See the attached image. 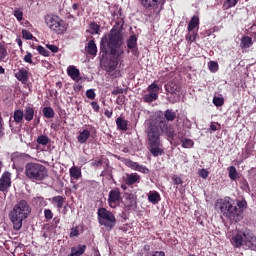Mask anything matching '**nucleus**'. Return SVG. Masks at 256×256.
Masks as SVG:
<instances>
[{
    "label": "nucleus",
    "instance_id": "nucleus-1",
    "mask_svg": "<svg viewBox=\"0 0 256 256\" xmlns=\"http://www.w3.org/2000/svg\"><path fill=\"white\" fill-rule=\"evenodd\" d=\"M147 139L149 152L153 157H159L164 155L165 150L161 142V120L160 117L155 118V120L148 123L147 129Z\"/></svg>",
    "mask_w": 256,
    "mask_h": 256
},
{
    "label": "nucleus",
    "instance_id": "nucleus-2",
    "mask_svg": "<svg viewBox=\"0 0 256 256\" xmlns=\"http://www.w3.org/2000/svg\"><path fill=\"white\" fill-rule=\"evenodd\" d=\"M31 212V205L28 204L25 199L19 200V202L13 207L12 212H10V220L13 223L15 231H20L23 221L29 217Z\"/></svg>",
    "mask_w": 256,
    "mask_h": 256
},
{
    "label": "nucleus",
    "instance_id": "nucleus-3",
    "mask_svg": "<svg viewBox=\"0 0 256 256\" xmlns=\"http://www.w3.org/2000/svg\"><path fill=\"white\" fill-rule=\"evenodd\" d=\"M24 174L32 182H42L47 179L49 172L48 168L42 163L28 162L25 165Z\"/></svg>",
    "mask_w": 256,
    "mask_h": 256
},
{
    "label": "nucleus",
    "instance_id": "nucleus-4",
    "mask_svg": "<svg viewBox=\"0 0 256 256\" xmlns=\"http://www.w3.org/2000/svg\"><path fill=\"white\" fill-rule=\"evenodd\" d=\"M220 210L224 217H226L230 222L242 221L244 217L243 210H238L237 205L232 199H224L220 203Z\"/></svg>",
    "mask_w": 256,
    "mask_h": 256
},
{
    "label": "nucleus",
    "instance_id": "nucleus-5",
    "mask_svg": "<svg viewBox=\"0 0 256 256\" xmlns=\"http://www.w3.org/2000/svg\"><path fill=\"white\" fill-rule=\"evenodd\" d=\"M232 244L234 247L241 248L245 246L246 249H256V236L250 230H241L232 237Z\"/></svg>",
    "mask_w": 256,
    "mask_h": 256
},
{
    "label": "nucleus",
    "instance_id": "nucleus-6",
    "mask_svg": "<svg viewBox=\"0 0 256 256\" xmlns=\"http://www.w3.org/2000/svg\"><path fill=\"white\" fill-rule=\"evenodd\" d=\"M166 0H140V4L144 7V14L148 18H157L164 9Z\"/></svg>",
    "mask_w": 256,
    "mask_h": 256
},
{
    "label": "nucleus",
    "instance_id": "nucleus-7",
    "mask_svg": "<svg viewBox=\"0 0 256 256\" xmlns=\"http://www.w3.org/2000/svg\"><path fill=\"white\" fill-rule=\"evenodd\" d=\"M97 219L100 226L106 227L108 231H111L117 224V219L111 210L100 207L97 210Z\"/></svg>",
    "mask_w": 256,
    "mask_h": 256
},
{
    "label": "nucleus",
    "instance_id": "nucleus-8",
    "mask_svg": "<svg viewBox=\"0 0 256 256\" xmlns=\"http://www.w3.org/2000/svg\"><path fill=\"white\" fill-rule=\"evenodd\" d=\"M45 23L49 29L57 34H64L68 29L67 22L53 14H47V16H45Z\"/></svg>",
    "mask_w": 256,
    "mask_h": 256
},
{
    "label": "nucleus",
    "instance_id": "nucleus-9",
    "mask_svg": "<svg viewBox=\"0 0 256 256\" xmlns=\"http://www.w3.org/2000/svg\"><path fill=\"white\" fill-rule=\"evenodd\" d=\"M108 48L110 49V55H118L123 49H120L123 44V36L120 32H117L115 26L109 33Z\"/></svg>",
    "mask_w": 256,
    "mask_h": 256
},
{
    "label": "nucleus",
    "instance_id": "nucleus-10",
    "mask_svg": "<svg viewBox=\"0 0 256 256\" xmlns=\"http://www.w3.org/2000/svg\"><path fill=\"white\" fill-rule=\"evenodd\" d=\"M199 17L198 16H193L190 19V22L188 24V34H186V41H189V43H194L198 37V29H199ZM195 28L197 30L195 31Z\"/></svg>",
    "mask_w": 256,
    "mask_h": 256
},
{
    "label": "nucleus",
    "instance_id": "nucleus-11",
    "mask_svg": "<svg viewBox=\"0 0 256 256\" xmlns=\"http://www.w3.org/2000/svg\"><path fill=\"white\" fill-rule=\"evenodd\" d=\"M123 200L121 190L118 187L112 188L108 194V204L112 209H116Z\"/></svg>",
    "mask_w": 256,
    "mask_h": 256
},
{
    "label": "nucleus",
    "instance_id": "nucleus-12",
    "mask_svg": "<svg viewBox=\"0 0 256 256\" xmlns=\"http://www.w3.org/2000/svg\"><path fill=\"white\" fill-rule=\"evenodd\" d=\"M160 130L168 138H175L176 130L165 118L160 117Z\"/></svg>",
    "mask_w": 256,
    "mask_h": 256
},
{
    "label": "nucleus",
    "instance_id": "nucleus-13",
    "mask_svg": "<svg viewBox=\"0 0 256 256\" xmlns=\"http://www.w3.org/2000/svg\"><path fill=\"white\" fill-rule=\"evenodd\" d=\"M124 163L127 167H129L132 170H136L137 172H140L141 174H150V170L145 165H141L138 162H133L130 158H125Z\"/></svg>",
    "mask_w": 256,
    "mask_h": 256
},
{
    "label": "nucleus",
    "instance_id": "nucleus-14",
    "mask_svg": "<svg viewBox=\"0 0 256 256\" xmlns=\"http://www.w3.org/2000/svg\"><path fill=\"white\" fill-rule=\"evenodd\" d=\"M12 185V174L10 172H4L0 178V191L5 192Z\"/></svg>",
    "mask_w": 256,
    "mask_h": 256
},
{
    "label": "nucleus",
    "instance_id": "nucleus-15",
    "mask_svg": "<svg viewBox=\"0 0 256 256\" xmlns=\"http://www.w3.org/2000/svg\"><path fill=\"white\" fill-rule=\"evenodd\" d=\"M124 55V51H120L118 54H111V57L108 61V70L109 71H115L120 58Z\"/></svg>",
    "mask_w": 256,
    "mask_h": 256
},
{
    "label": "nucleus",
    "instance_id": "nucleus-16",
    "mask_svg": "<svg viewBox=\"0 0 256 256\" xmlns=\"http://www.w3.org/2000/svg\"><path fill=\"white\" fill-rule=\"evenodd\" d=\"M108 48H109V39L107 36H103L100 41V58L107 59L108 58Z\"/></svg>",
    "mask_w": 256,
    "mask_h": 256
},
{
    "label": "nucleus",
    "instance_id": "nucleus-17",
    "mask_svg": "<svg viewBox=\"0 0 256 256\" xmlns=\"http://www.w3.org/2000/svg\"><path fill=\"white\" fill-rule=\"evenodd\" d=\"M126 185H135L140 184L141 175L139 173H126V178H124Z\"/></svg>",
    "mask_w": 256,
    "mask_h": 256
},
{
    "label": "nucleus",
    "instance_id": "nucleus-18",
    "mask_svg": "<svg viewBox=\"0 0 256 256\" xmlns=\"http://www.w3.org/2000/svg\"><path fill=\"white\" fill-rule=\"evenodd\" d=\"M181 89V84L175 83L174 81H170L169 83L165 84V90L168 91V93H171V95L180 93Z\"/></svg>",
    "mask_w": 256,
    "mask_h": 256
},
{
    "label": "nucleus",
    "instance_id": "nucleus-19",
    "mask_svg": "<svg viewBox=\"0 0 256 256\" xmlns=\"http://www.w3.org/2000/svg\"><path fill=\"white\" fill-rule=\"evenodd\" d=\"M35 117V109L33 105H26L24 108V119L26 122H32Z\"/></svg>",
    "mask_w": 256,
    "mask_h": 256
},
{
    "label": "nucleus",
    "instance_id": "nucleus-20",
    "mask_svg": "<svg viewBox=\"0 0 256 256\" xmlns=\"http://www.w3.org/2000/svg\"><path fill=\"white\" fill-rule=\"evenodd\" d=\"M15 77L18 81L23 83L24 85L29 81V71L28 69H19L17 73H15Z\"/></svg>",
    "mask_w": 256,
    "mask_h": 256
},
{
    "label": "nucleus",
    "instance_id": "nucleus-21",
    "mask_svg": "<svg viewBox=\"0 0 256 256\" xmlns=\"http://www.w3.org/2000/svg\"><path fill=\"white\" fill-rule=\"evenodd\" d=\"M67 75L70 76L72 80L77 81V83H79V76L81 75V73L80 69H78L76 66H68Z\"/></svg>",
    "mask_w": 256,
    "mask_h": 256
},
{
    "label": "nucleus",
    "instance_id": "nucleus-22",
    "mask_svg": "<svg viewBox=\"0 0 256 256\" xmlns=\"http://www.w3.org/2000/svg\"><path fill=\"white\" fill-rule=\"evenodd\" d=\"M116 127L122 132H127V130H129V121L125 120L123 116H118V118H116Z\"/></svg>",
    "mask_w": 256,
    "mask_h": 256
},
{
    "label": "nucleus",
    "instance_id": "nucleus-23",
    "mask_svg": "<svg viewBox=\"0 0 256 256\" xmlns=\"http://www.w3.org/2000/svg\"><path fill=\"white\" fill-rule=\"evenodd\" d=\"M127 48L131 50V53H133V55H136L138 45H137V37L134 34H132L127 39Z\"/></svg>",
    "mask_w": 256,
    "mask_h": 256
},
{
    "label": "nucleus",
    "instance_id": "nucleus-24",
    "mask_svg": "<svg viewBox=\"0 0 256 256\" xmlns=\"http://www.w3.org/2000/svg\"><path fill=\"white\" fill-rule=\"evenodd\" d=\"M87 33L92 35L101 33V24L96 21H91L88 23Z\"/></svg>",
    "mask_w": 256,
    "mask_h": 256
},
{
    "label": "nucleus",
    "instance_id": "nucleus-25",
    "mask_svg": "<svg viewBox=\"0 0 256 256\" xmlns=\"http://www.w3.org/2000/svg\"><path fill=\"white\" fill-rule=\"evenodd\" d=\"M69 174L71 177V184H74V180H79L82 177L81 168L79 167H71L69 169Z\"/></svg>",
    "mask_w": 256,
    "mask_h": 256
},
{
    "label": "nucleus",
    "instance_id": "nucleus-26",
    "mask_svg": "<svg viewBox=\"0 0 256 256\" xmlns=\"http://www.w3.org/2000/svg\"><path fill=\"white\" fill-rule=\"evenodd\" d=\"M148 200L151 204L157 205L161 201L160 193L157 190H150L148 193Z\"/></svg>",
    "mask_w": 256,
    "mask_h": 256
},
{
    "label": "nucleus",
    "instance_id": "nucleus-27",
    "mask_svg": "<svg viewBox=\"0 0 256 256\" xmlns=\"http://www.w3.org/2000/svg\"><path fill=\"white\" fill-rule=\"evenodd\" d=\"M86 249L87 246L83 244H79L77 247H71V254L68 256H82Z\"/></svg>",
    "mask_w": 256,
    "mask_h": 256
},
{
    "label": "nucleus",
    "instance_id": "nucleus-28",
    "mask_svg": "<svg viewBox=\"0 0 256 256\" xmlns=\"http://www.w3.org/2000/svg\"><path fill=\"white\" fill-rule=\"evenodd\" d=\"M137 206V201L133 194H129L126 197L125 207L127 211H131V209L135 208Z\"/></svg>",
    "mask_w": 256,
    "mask_h": 256
},
{
    "label": "nucleus",
    "instance_id": "nucleus-29",
    "mask_svg": "<svg viewBox=\"0 0 256 256\" xmlns=\"http://www.w3.org/2000/svg\"><path fill=\"white\" fill-rule=\"evenodd\" d=\"M251 46H253V38H251L250 36H243L240 39L241 49H248V48H251Z\"/></svg>",
    "mask_w": 256,
    "mask_h": 256
},
{
    "label": "nucleus",
    "instance_id": "nucleus-30",
    "mask_svg": "<svg viewBox=\"0 0 256 256\" xmlns=\"http://www.w3.org/2000/svg\"><path fill=\"white\" fill-rule=\"evenodd\" d=\"M91 137L90 130L84 129L82 132H79V135L77 136V140L79 143H87V140Z\"/></svg>",
    "mask_w": 256,
    "mask_h": 256
},
{
    "label": "nucleus",
    "instance_id": "nucleus-31",
    "mask_svg": "<svg viewBox=\"0 0 256 256\" xmlns=\"http://www.w3.org/2000/svg\"><path fill=\"white\" fill-rule=\"evenodd\" d=\"M109 13H111L113 21L116 22L118 16H122V10L119 6H109Z\"/></svg>",
    "mask_w": 256,
    "mask_h": 256
},
{
    "label": "nucleus",
    "instance_id": "nucleus-32",
    "mask_svg": "<svg viewBox=\"0 0 256 256\" xmlns=\"http://www.w3.org/2000/svg\"><path fill=\"white\" fill-rule=\"evenodd\" d=\"M124 23L125 21H124L123 13L121 12V16H118L116 18L115 25H114V29H116V31L119 32L120 34H122Z\"/></svg>",
    "mask_w": 256,
    "mask_h": 256
},
{
    "label": "nucleus",
    "instance_id": "nucleus-33",
    "mask_svg": "<svg viewBox=\"0 0 256 256\" xmlns=\"http://www.w3.org/2000/svg\"><path fill=\"white\" fill-rule=\"evenodd\" d=\"M97 51H98V49H97V45L95 43V39H91L88 42L87 53H88V55L96 56Z\"/></svg>",
    "mask_w": 256,
    "mask_h": 256
},
{
    "label": "nucleus",
    "instance_id": "nucleus-34",
    "mask_svg": "<svg viewBox=\"0 0 256 256\" xmlns=\"http://www.w3.org/2000/svg\"><path fill=\"white\" fill-rule=\"evenodd\" d=\"M176 117H177L176 111L170 110V109L164 111V119L167 122H175Z\"/></svg>",
    "mask_w": 256,
    "mask_h": 256
},
{
    "label": "nucleus",
    "instance_id": "nucleus-35",
    "mask_svg": "<svg viewBox=\"0 0 256 256\" xmlns=\"http://www.w3.org/2000/svg\"><path fill=\"white\" fill-rule=\"evenodd\" d=\"M13 16L17 19V21L21 22L24 19V7H15L13 11Z\"/></svg>",
    "mask_w": 256,
    "mask_h": 256
},
{
    "label": "nucleus",
    "instance_id": "nucleus-36",
    "mask_svg": "<svg viewBox=\"0 0 256 256\" xmlns=\"http://www.w3.org/2000/svg\"><path fill=\"white\" fill-rule=\"evenodd\" d=\"M158 98L159 95H157V93H152L151 91H148V94L143 96L145 103H152L153 101L158 100Z\"/></svg>",
    "mask_w": 256,
    "mask_h": 256
},
{
    "label": "nucleus",
    "instance_id": "nucleus-37",
    "mask_svg": "<svg viewBox=\"0 0 256 256\" xmlns=\"http://www.w3.org/2000/svg\"><path fill=\"white\" fill-rule=\"evenodd\" d=\"M52 202L57 205L58 209H62L63 205L65 204V197L62 195H56L52 198Z\"/></svg>",
    "mask_w": 256,
    "mask_h": 256
},
{
    "label": "nucleus",
    "instance_id": "nucleus-38",
    "mask_svg": "<svg viewBox=\"0 0 256 256\" xmlns=\"http://www.w3.org/2000/svg\"><path fill=\"white\" fill-rule=\"evenodd\" d=\"M14 122L21 123L24 120V110H15L13 113Z\"/></svg>",
    "mask_w": 256,
    "mask_h": 256
},
{
    "label": "nucleus",
    "instance_id": "nucleus-39",
    "mask_svg": "<svg viewBox=\"0 0 256 256\" xmlns=\"http://www.w3.org/2000/svg\"><path fill=\"white\" fill-rule=\"evenodd\" d=\"M43 115L46 118H54L55 117V111L51 106H45L43 108Z\"/></svg>",
    "mask_w": 256,
    "mask_h": 256
},
{
    "label": "nucleus",
    "instance_id": "nucleus-40",
    "mask_svg": "<svg viewBox=\"0 0 256 256\" xmlns=\"http://www.w3.org/2000/svg\"><path fill=\"white\" fill-rule=\"evenodd\" d=\"M229 171V178L231 180H237L239 177V173L237 172V168L234 167L233 165L228 168Z\"/></svg>",
    "mask_w": 256,
    "mask_h": 256
},
{
    "label": "nucleus",
    "instance_id": "nucleus-41",
    "mask_svg": "<svg viewBox=\"0 0 256 256\" xmlns=\"http://www.w3.org/2000/svg\"><path fill=\"white\" fill-rule=\"evenodd\" d=\"M37 143H38L39 145H44V146H46V145H48V143H50V138H49V136H47V135H39V136L37 137Z\"/></svg>",
    "mask_w": 256,
    "mask_h": 256
},
{
    "label": "nucleus",
    "instance_id": "nucleus-42",
    "mask_svg": "<svg viewBox=\"0 0 256 256\" xmlns=\"http://www.w3.org/2000/svg\"><path fill=\"white\" fill-rule=\"evenodd\" d=\"M7 56L8 52L5 44L0 43V61H6Z\"/></svg>",
    "mask_w": 256,
    "mask_h": 256
},
{
    "label": "nucleus",
    "instance_id": "nucleus-43",
    "mask_svg": "<svg viewBox=\"0 0 256 256\" xmlns=\"http://www.w3.org/2000/svg\"><path fill=\"white\" fill-rule=\"evenodd\" d=\"M239 0H227L224 2L223 7L224 9H230L231 7L237 6Z\"/></svg>",
    "mask_w": 256,
    "mask_h": 256
},
{
    "label": "nucleus",
    "instance_id": "nucleus-44",
    "mask_svg": "<svg viewBox=\"0 0 256 256\" xmlns=\"http://www.w3.org/2000/svg\"><path fill=\"white\" fill-rule=\"evenodd\" d=\"M147 90L152 92V93H156L157 95H159L160 86L157 83H151V84H149Z\"/></svg>",
    "mask_w": 256,
    "mask_h": 256
},
{
    "label": "nucleus",
    "instance_id": "nucleus-45",
    "mask_svg": "<svg viewBox=\"0 0 256 256\" xmlns=\"http://www.w3.org/2000/svg\"><path fill=\"white\" fill-rule=\"evenodd\" d=\"M212 102L216 107H223L225 100L224 98H221L220 96H214Z\"/></svg>",
    "mask_w": 256,
    "mask_h": 256
},
{
    "label": "nucleus",
    "instance_id": "nucleus-46",
    "mask_svg": "<svg viewBox=\"0 0 256 256\" xmlns=\"http://www.w3.org/2000/svg\"><path fill=\"white\" fill-rule=\"evenodd\" d=\"M37 51L42 56H50L49 49L44 48V46H38Z\"/></svg>",
    "mask_w": 256,
    "mask_h": 256
},
{
    "label": "nucleus",
    "instance_id": "nucleus-47",
    "mask_svg": "<svg viewBox=\"0 0 256 256\" xmlns=\"http://www.w3.org/2000/svg\"><path fill=\"white\" fill-rule=\"evenodd\" d=\"M145 256H166L164 250H155L152 252H148Z\"/></svg>",
    "mask_w": 256,
    "mask_h": 256
},
{
    "label": "nucleus",
    "instance_id": "nucleus-48",
    "mask_svg": "<svg viewBox=\"0 0 256 256\" xmlns=\"http://www.w3.org/2000/svg\"><path fill=\"white\" fill-rule=\"evenodd\" d=\"M33 202L36 205H39L40 207H42L43 205H46V200L44 197H34Z\"/></svg>",
    "mask_w": 256,
    "mask_h": 256
},
{
    "label": "nucleus",
    "instance_id": "nucleus-49",
    "mask_svg": "<svg viewBox=\"0 0 256 256\" xmlns=\"http://www.w3.org/2000/svg\"><path fill=\"white\" fill-rule=\"evenodd\" d=\"M194 145L193 140H191V138H185L184 142L182 143V147L183 148H192Z\"/></svg>",
    "mask_w": 256,
    "mask_h": 256
},
{
    "label": "nucleus",
    "instance_id": "nucleus-50",
    "mask_svg": "<svg viewBox=\"0 0 256 256\" xmlns=\"http://www.w3.org/2000/svg\"><path fill=\"white\" fill-rule=\"evenodd\" d=\"M25 63H29V65H33V54L27 52L24 56Z\"/></svg>",
    "mask_w": 256,
    "mask_h": 256
},
{
    "label": "nucleus",
    "instance_id": "nucleus-51",
    "mask_svg": "<svg viewBox=\"0 0 256 256\" xmlns=\"http://www.w3.org/2000/svg\"><path fill=\"white\" fill-rule=\"evenodd\" d=\"M86 96L89 100H95V98H96L95 90H93V89L87 90Z\"/></svg>",
    "mask_w": 256,
    "mask_h": 256
},
{
    "label": "nucleus",
    "instance_id": "nucleus-52",
    "mask_svg": "<svg viewBox=\"0 0 256 256\" xmlns=\"http://www.w3.org/2000/svg\"><path fill=\"white\" fill-rule=\"evenodd\" d=\"M172 180H173L174 185H182L183 184V180L181 177H179V175H173Z\"/></svg>",
    "mask_w": 256,
    "mask_h": 256
},
{
    "label": "nucleus",
    "instance_id": "nucleus-53",
    "mask_svg": "<svg viewBox=\"0 0 256 256\" xmlns=\"http://www.w3.org/2000/svg\"><path fill=\"white\" fill-rule=\"evenodd\" d=\"M22 36L24 39H33L32 32L28 31L27 29L22 30Z\"/></svg>",
    "mask_w": 256,
    "mask_h": 256
},
{
    "label": "nucleus",
    "instance_id": "nucleus-54",
    "mask_svg": "<svg viewBox=\"0 0 256 256\" xmlns=\"http://www.w3.org/2000/svg\"><path fill=\"white\" fill-rule=\"evenodd\" d=\"M44 215H45V219L47 220V221H50L51 219H53V212H52V210H50V209H45L44 210Z\"/></svg>",
    "mask_w": 256,
    "mask_h": 256
},
{
    "label": "nucleus",
    "instance_id": "nucleus-55",
    "mask_svg": "<svg viewBox=\"0 0 256 256\" xmlns=\"http://www.w3.org/2000/svg\"><path fill=\"white\" fill-rule=\"evenodd\" d=\"M209 70L210 71H217V70H219V64L216 63V61H211V63L209 64Z\"/></svg>",
    "mask_w": 256,
    "mask_h": 256
},
{
    "label": "nucleus",
    "instance_id": "nucleus-56",
    "mask_svg": "<svg viewBox=\"0 0 256 256\" xmlns=\"http://www.w3.org/2000/svg\"><path fill=\"white\" fill-rule=\"evenodd\" d=\"M199 175L202 177V179H207L209 177V172L205 168H202L199 170Z\"/></svg>",
    "mask_w": 256,
    "mask_h": 256
},
{
    "label": "nucleus",
    "instance_id": "nucleus-57",
    "mask_svg": "<svg viewBox=\"0 0 256 256\" xmlns=\"http://www.w3.org/2000/svg\"><path fill=\"white\" fill-rule=\"evenodd\" d=\"M46 48L50 49L52 53H58L59 48L55 44H46Z\"/></svg>",
    "mask_w": 256,
    "mask_h": 256
},
{
    "label": "nucleus",
    "instance_id": "nucleus-58",
    "mask_svg": "<svg viewBox=\"0 0 256 256\" xmlns=\"http://www.w3.org/2000/svg\"><path fill=\"white\" fill-rule=\"evenodd\" d=\"M91 107L96 112H99L101 110V106L97 101H91Z\"/></svg>",
    "mask_w": 256,
    "mask_h": 256
},
{
    "label": "nucleus",
    "instance_id": "nucleus-59",
    "mask_svg": "<svg viewBox=\"0 0 256 256\" xmlns=\"http://www.w3.org/2000/svg\"><path fill=\"white\" fill-rule=\"evenodd\" d=\"M80 235L79 227H75L70 232V237H78Z\"/></svg>",
    "mask_w": 256,
    "mask_h": 256
},
{
    "label": "nucleus",
    "instance_id": "nucleus-60",
    "mask_svg": "<svg viewBox=\"0 0 256 256\" xmlns=\"http://www.w3.org/2000/svg\"><path fill=\"white\" fill-rule=\"evenodd\" d=\"M185 137H186V132L184 130H181L180 132H178V138L180 140V142H185Z\"/></svg>",
    "mask_w": 256,
    "mask_h": 256
},
{
    "label": "nucleus",
    "instance_id": "nucleus-61",
    "mask_svg": "<svg viewBox=\"0 0 256 256\" xmlns=\"http://www.w3.org/2000/svg\"><path fill=\"white\" fill-rule=\"evenodd\" d=\"M92 167H101V165H103V162L102 160H94L92 163H91Z\"/></svg>",
    "mask_w": 256,
    "mask_h": 256
},
{
    "label": "nucleus",
    "instance_id": "nucleus-62",
    "mask_svg": "<svg viewBox=\"0 0 256 256\" xmlns=\"http://www.w3.org/2000/svg\"><path fill=\"white\" fill-rule=\"evenodd\" d=\"M124 93V89L123 88H116V90L112 91V95H121Z\"/></svg>",
    "mask_w": 256,
    "mask_h": 256
},
{
    "label": "nucleus",
    "instance_id": "nucleus-63",
    "mask_svg": "<svg viewBox=\"0 0 256 256\" xmlns=\"http://www.w3.org/2000/svg\"><path fill=\"white\" fill-rule=\"evenodd\" d=\"M83 88V84L79 82V84H74V91L80 92Z\"/></svg>",
    "mask_w": 256,
    "mask_h": 256
},
{
    "label": "nucleus",
    "instance_id": "nucleus-64",
    "mask_svg": "<svg viewBox=\"0 0 256 256\" xmlns=\"http://www.w3.org/2000/svg\"><path fill=\"white\" fill-rule=\"evenodd\" d=\"M247 205V202L246 201H239L238 202V211H241L242 208H244L245 206Z\"/></svg>",
    "mask_w": 256,
    "mask_h": 256
}]
</instances>
